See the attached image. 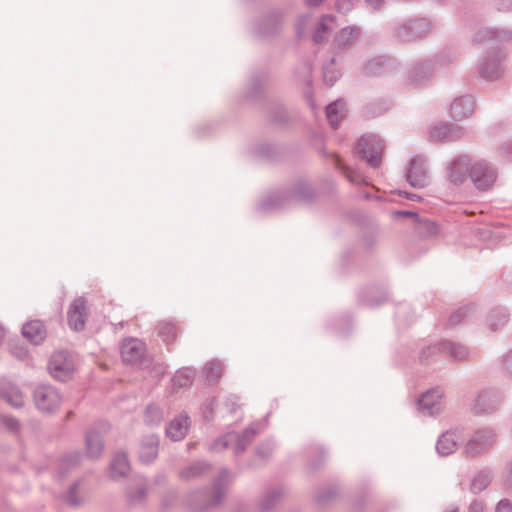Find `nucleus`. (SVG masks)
I'll use <instances>...</instances> for the list:
<instances>
[{
  "label": "nucleus",
  "mask_w": 512,
  "mask_h": 512,
  "mask_svg": "<svg viewBox=\"0 0 512 512\" xmlns=\"http://www.w3.org/2000/svg\"><path fill=\"white\" fill-rule=\"evenodd\" d=\"M498 178L497 168L484 159L472 161L469 179L473 186L479 191H489L492 189Z\"/></svg>",
  "instance_id": "7ed1b4c3"
},
{
  "label": "nucleus",
  "mask_w": 512,
  "mask_h": 512,
  "mask_svg": "<svg viewBox=\"0 0 512 512\" xmlns=\"http://www.w3.org/2000/svg\"><path fill=\"white\" fill-rule=\"evenodd\" d=\"M326 116L331 127L336 129L345 116V104L343 101H335L326 107Z\"/></svg>",
  "instance_id": "473e14b6"
},
{
  "label": "nucleus",
  "mask_w": 512,
  "mask_h": 512,
  "mask_svg": "<svg viewBox=\"0 0 512 512\" xmlns=\"http://www.w3.org/2000/svg\"><path fill=\"white\" fill-rule=\"evenodd\" d=\"M223 365L218 360H212L206 363L204 373L207 381L216 382L220 379L223 373Z\"/></svg>",
  "instance_id": "4c0bfd02"
},
{
  "label": "nucleus",
  "mask_w": 512,
  "mask_h": 512,
  "mask_svg": "<svg viewBox=\"0 0 512 512\" xmlns=\"http://www.w3.org/2000/svg\"><path fill=\"white\" fill-rule=\"evenodd\" d=\"M503 365L506 372L512 376V350L506 354Z\"/></svg>",
  "instance_id": "4d7b16f0"
},
{
  "label": "nucleus",
  "mask_w": 512,
  "mask_h": 512,
  "mask_svg": "<svg viewBox=\"0 0 512 512\" xmlns=\"http://www.w3.org/2000/svg\"><path fill=\"white\" fill-rule=\"evenodd\" d=\"M509 320V313L503 307L492 309L487 316V326L490 331H497L504 327Z\"/></svg>",
  "instance_id": "7c9ffc66"
},
{
  "label": "nucleus",
  "mask_w": 512,
  "mask_h": 512,
  "mask_svg": "<svg viewBox=\"0 0 512 512\" xmlns=\"http://www.w3.org/2000/svg\"><path fill=\"white\" fill-rule=\"evenodd\" d=\"M85 443L87 457L92 460L98 459L104 448L101 433L95 429L89 430L85 436Z\"/></svg>",
  "instance_id": "b1692460"
},
{
  "label": "nucleus",
  "mask_w": 512,
  "mask_h": 512,
  "mask_svg": "<svg viewBox=\"0 0 512 512\" xmlns=\"http://www.w3.org/2000/svg\"><path fill=\"white\" fill-rule=\"evenodd\" d=\"M209 465L205 462H197L183 469L180 473L182 479H191L200 476L209 469Z\"/></svg>",
  "instance_id": "ea45409f"
},
{
  "label": "nucleus",
  "mask_w": 512,
  "mask_h": 512,
  "mask_svg": "<svg viewBox=\"0 0 512 512\" xmlns=\"http://www.w3.org/2000/svg\"><path fill=\"white\" fill-rule=\"evenodd\" d=\"M495 512H512V504L508 499L500 500L495 507Z\"/></svg>",
  "instance_id": "8fccbe9b"
},
{
  "label": "nucleus",
  "mask_w": 512,
  "mask_h": 512,
  "mask_svg": "<svg viewBox=\"0 0 512 512\" xmlns=\"http://www.w3.org/2000/svg\"><path fill=\"white\" fill-rule=\"evenodd\" d=\"M195 372L191 368H182L178 370L173 377V384L175 387L182 388L188 387L192 384Z\"/></svg>",
  "instance_id": "e433bc0d"
},
{
  "label": "nucleus",
  "mask_w": 512,
  "mask_h": 512,
  "mask_svg": "<svg viewBox=\"0 0 512 512\" xmlns=\"http://www.w3.org/2000/svg\"><path fill=\"white\" fill-rule=\"evenodd\" d=\"M306 5L309 7H318L320 6L325 0H304Z\"/></svg>",
  "instance_id": "0e129e2a"
},
{
  "label": "nucleus",
  "mask_w": 512,
  "mask_h": 512,
  "mask_svg": "<svg viewBox=\"0 0 512 512\" xmlns=\"http://www.w3.org/2000/svg\"><path fill=\"white\" fill-rule=\"evenodd\" d=\"M505 56L501 51L486 53L478 62L477 74L486 81L493 82L501 79L505 73Z\"/></svg>",
  "instance_id": "20e7f679"
},
{
  "label": "nucleus",
  "mask_w": 512,
  "mask_h": 512,
  "mask_svg": "<svg viewBox=\"0 0 512 512\" xmlns=\"http://www.w3.org/2000/svg\"><path fill=\"white\" fill-rule=\"evenodd\" d=\"M228 478H229V472L227 470L221 471L219 478L217 479V481L214 484L215 490L219 491L221 489L222 482L227 481Z\"/></svg>",
  "instance_id": "6e6d98bb"
},
{
  "label": "nucleus",
  "mask_w": 512,
  "mask_h": 512,
  "mask_svg": "<svg viewBox=\"0 0 512 512\" xmlns=\"http://www.w3.org/2000/svg\"><path fill=\"white\" fill-rule=\"evenodd\" d=\"M158 334L166 343H170L177 337V329L174 324L170 322H162L158 326Z\"/></svg>",
  "instance_id": "a19ab883"
},
{
  "label": "nucleus",
  "mask_w": 512,
  "mask_h": 512,
  "mask_svg": "<svg viewBox=\"0 0 512 512\" xmlns=\"http://www.w3.org/2000/svg\"><path fill=\"white\" fill-rule=\"evenodd\" d=\"M283 200L284 198L280 194H272L260 203L259 209L261 211H270L276 209L282 205Z\"/></svg>",
  "instance_id": "79ce46f5"
},
{
  "label": "nucleus",
  "mask_w": 512,
  "mask_h": 512,
  "mask_svg": "<svg viewBox=\"0 0 512 512\" xmlns=\"http://www.w3.org/2000/svg\"><path fill=\"white\" fill-rule=\"evenodd\" d=\"M494 4L499 11L512 10V0H494Z\"/></svg>",
  "instance_id": "603ef678"
},
{
  "label": "nucleus",
  "mask_w": 512,
  "mask_h": 512,
  "mask_svg": "<svg viewBox=\"0 0 512 512\" xmlns=\"http://www.w3.org/2000/svg\"><path fill=\"white\" fill-rule=\"evenodd\" d=\"M76 487H77V484H74V485H73V487L71 488V490H70V492H69L68 496H67V501H68L71 505H77V503H78V502L73 498V495H72V494L74 493V491H75Z\"/></svg>",
  "instance_id": "e2e57ef3"
},
{
  "label": "nucleus",
  "mask_w": 512,
  "mask_h": 512,
  "mask_svg": "<svg viewBox=\"0 0 512 512\" xmlns=\"http://www.w3.org/2000/svg\"><path fill=\"white\" fill-rule=\"evenodd\" d=\"M159 438L155 434L145 436L139 446V459L143 463H151L158 454Z\"/></svg>",
  "instance_id": "5701e85b"
},
{
  "label": "nucleus",
  "mask_w": 512,
  "mask_h": 512,
  "mask_svg": "<svg viewBox=\"0 0 512 512\" xmlns=\"http://www.w3.org/2000/svg\"><path fill=\"white\" fill-rule=\"evenodd\" d=\"M475 109L474 98L470 95L457 97L450 105V116L457 121L470 117Z\"/></svg>",
  "instance_id": "aec40b11"
},
{
  "label": "nucleus",
  "mask_w": 512,
  "mask_h": 512,
  "mask_svg": "<svg viewBox=\"0 0 512 512\" xmlns=\"http://www.w3.org/2000/svg\"><path fill=\"white\" fill-rule=\"evenodd\" d=\"M418 410L427 416H436L445 408L444 392L440 388H432L423 393L417 402Z\"/></svg>",
  "instance_id": "9b49d317"
},
{
  "label": "nucleus",
  "mask_w": 512,
  "mask_h": 512,
  "mask_svg": "<svg viewBox=\"0 0 512 512\" xmlns=\"http://www.w3.org/2000/svg\"><path fill=\"white\" fill-rule=\"evenodd\" d=\"M500 405V396L491 391H482L474 400L473 411L477 415L489 414L498 410Z\"/></svg>",
  "instance_id": "dca6fc26"
},
{
  "label": "nucleus",
  "mask_w": 512,
  "mask_h": 512,
  "mask_svg": "<svg viewBox=\"0 0 512 512\" xmlns=\"http://www.w3.org/2000/svg\"><path fill=\"white\" fill-rule=\"evenodd\" d=\"M429 350H443V354H446L455 360L469 359L472 354L471 350L467 346L452 341H442L432 344L424 351V354Z\"/></svg>",
  "instance_id": "6ab92c4d"
},
{
  "label": "nucleus",
  "mask_w": 512,
  "mask_h": 512,
  "mask_svg": "<svg viewBox=\"0 0 512 512\" xmlns=\"http://www.w3.org/2000/svg\"><path fill=\"white\" fill-rule=\"evenodd\" d=\"M257 433L258 430L253 426L247 428L241 435L229 432L222 438L214 441L210 445V450L219 452L227 447H231L235 454H240L246 449Z\"/></svg>",
  "instance_id": "423d86ee"
},
{
  "label": "nucleus",
  "mask_w": 512,
  "mask_h": 512,
  "mask_svg": "<svg viewBox=\"0 0 512 512\" xmlns=\"http://www.w3.org/2000/svg\"><path fill=\"white\" fill-rule=\"evenodd\" d=\"M282 489L278 487L267 489L260 497L258 507L261 511L271 510L281 499Z\"/></svg>",
  "instance_id": "2f4dec72"
},
{
  "label": "nucleus",
  "mask_w": 512,
  "mask_h": 512,
  "mask_svg": "<svg viewBox=\"0 0 512 512\" xmlns=\"http://www.w3.org/2000/svg\"><path fill=\"white\" fill-rule=\"evenodd\" d=\"M236 401H237V397H235V396L229 397L227 399L226 405L228 406V404L231 403V408H230L231 412H234L236 409V406H237Z\"/></svg>",
  "instance_id": "69168bd1"
},
{
  "label": "nucleus",
  "mask_w": 512,
  "mask_h": 512,
  "mask_svg": "<svg viewBox=\"0 0 512 512\" xmlns=\"http://www.w3.org/2000/svg\"><path fill=\"white\" fill-rule=\"evenodd\" d=\"M337 166L343 170L344 175L349 179V181L352 183L360 182V175L346 167H343L339 159L337 160Z\"/></svg>",
  "instance_id": "de8ad7c7"
},
{
  "label": "nucleus",
  "mask_w": 512,
  "mask_h": 512,
  "mask_svg": "<svg viewBox=\"0 0 512 512\" xmlns=\"http://www.w3.org/2000/svg\"><path fill=\"white\" fill-rule=\"evenodd\" d=\"M281 25V17L279 14H273L269 16L262 25L257 29L259 35H272L276 33Z\"/></svg>",
  "instance_id": "f704fd0d"
},
{
  "label": "nucleus",
  "mask_w": 512,
  "mask_h": 512,
  "mask_svg": "<svg viewBox=\"0 0 512 512\" xmlns=\"http://www.w3.org/2000/svg\"><path fill=\"white\" fill-rule=\"evenodd\" d=\"M512 39V32L502 28L483 27L474 35L476 43H506Z\"/></svg>",
  "instance_id": "f3484780"
},
{
  "label": "nucleus",
  "mask_w": 512,
  "mask_h": 512,
  "mask_svg": "<svg viewBox=\"0 0 512 512\" xmlns=\"http://www.w3.org/2000/svg\"><path fill=\"white\" fill-rule=\"evenodd\" d=\"M272 449L273 445L271 443H267L265 446L259 447L257 452L259 455L266 457L271 453Z\"/></svg>",
  "instance_id": "bf43d9fd"
},
{
  "label": "nucleus",
  "mask_w": 512,
  "mask_h": 512,
  "mask_svg": "<svg viewBox=\"0 0 512 512\" xmlns=\"http://www.w3.org/2000/svg\"><path fill=\"white\" fill-rule=\"evenodd\" d=\"M504 481L507 486L512 487V460L510 461V463L508 465V471H507Z\"/></svg>",
  "instance_id": "052dcab7"
},
{
  "label": "nucleus",
  "mask_w": 512,
  "mask_h": 512,
  "mask_svg": "<svg viewBox=\"0 0 512 512\" xmlns=\"http://www.w3.org/2000/svg\"><path fill=\"white\" fill-rule=\"evenodd\" d=\"M430 346L424 348L420 354V360L423 363H429L430 359L437 355L438 353H443V350H429L424 354V351L427 350Z\"/></svg>",
  "instance_id": "3c124183"
},
{
  "label": "nucleus",
  "mask_w": 512,
  "mask_h": 512,
  "mask_svg": "<svg viewBox=\"0 0 512 512\" xmlns=\"http://www.w3.org/2000/svg\"><path fill=\"white\" fill-rule=\"evenodd\" d=\"M360 33V28L356 26L342 28L334 37L333 50L337 52L346 50L360 36Z\"/></svg>",
  "instance_id": "412c9836"
},
{
  "label": "nucleus",
  "mask_w": 512,
  "mask_h": 512,
  "mask_svg": "<svg viewBox=\"0 0 512 512\" xmlns=\"http://www.w3.org/2000/svg\"><path fill=\"white\" fill-rule=\"evenodd\" d=\"M472 161L473 159L468 155H459L453 158L446 168L448 183L455 187L462 186L469 179Z\"/></svg>",
  "instance_id": "9d476101"
},
{
  "label": "nucleus",
  "mask_w": 512,
  "mask_h": 512,
  "mask_svg": "<svg viewBox=\"0 0 512 512\" xmlns=\"http://www.w3.org/2000/svg\"><path fill=\"white\" fill-rule=\"evenodd\" d=\"M432 28L433 23L429 18L405 19L394 25L393 37L400 43H411L426 37Z\"/></svg>",
  "instance_id": "f03ea898"
},
{
  "label": "nucleus",
  "mask_w": 512,
  "mask_h": 512,
  "mask_svg": "<svg viewBox=\"0 0 512 512\" xmlns=\"http://www.w3.org/2000/svg\"><path fill=\"white\" fill-rule=\"evenodd\" d=\"M433 63L429 59L414 62L407 72L405 85L417 88L427 83L435 74Z\"/></svg>",
  "instance_id": "f8f14e48"
},
{
  "label": "nucleus",
  "mask_w": 512,
  "mask_h": 512,
  "mask_svg": "<svg viewBox=\"0 0 512 512\" xmlns=\"http://www.w3.org/2000/svg\"><path fill=\"white\" fill-rule=\"evenodd\" d=\"M406 178L415 188H423L429 184L430 176L424 158L416 156L411 159Z\"/></svg>",
  "instance_id": "ddd939ff"
},
{
  "label": "nucleus",
  "mask_w": 512,
  "mask_h": 512,
  "mask_svg": "<svg viewBox=\"0 0 512 512\" xmlns=\"http://www.w3.org/2000/svg\"><path fill=\"white\" fill-rule=\"evenodd\" d=\"M474 311V306L468 305L465 306L456 312H454L449 318L450 325H456L461 323L467 316H469Z\"/></svg>",
  "instance_id": "37998d69"
},
{
  "label": "nucleus",
  "mask_w": 512,
  "mask_h": 512,
  "mask_svg": "<svg viewBox=\"0 0 512 512\" xmlns=\"http://www.w3.org/2000/svg\"><path fill=\"white\" fill-rule=\"evenodd\" d=\"M407 197L408 198H411V199H414L415 197H417L415 194H407Z\"/></svg>",
  "instance_id": "774afa93"
},
{
  "label": "nucleus",
  "mask_w": 512,
  "mask_h": 512,
  "mask_svg": "<svg viewBox=\"0 0 512 512\" xmlns=\"http://www.w3.org/2000/svg\"><path fill=\"white\" fill-rule=\"evenodd\" d=\"M496 433L490 428L474 431L466 440L463 453L467 457H477L487 453L496 442Z\"/></svg>",
  "instance_id": "39448f33"
},
{
  "label": "nucleus",
  "mask_w": 512,
  "mask_h": 512,
  "mask_svg": "<svg viewBox=\"0 0 512 512\" xmlns=\"http://www.w3.org/2000/svg\"><path fill=\"white\" fill-rule=\"evenodd\" d=\"M444 512H460L459 507L456 505L449 506Z\"/></svg>",
  "instance_id": "338daca9"
},
{
  "label": "nucleus",
  "mask_w": 512,
  "mask_h": 512,
  "mask_svg": "<svg viewBox=\"0 0 512 512\" xmlns=\"http://www.w3.org/2000/svg\"><path fill=\"white\" fill-rule=\"evenodd\" d=\"M467 512H485V505L482 501L474 499L470 503Z\"/></svg>",
  "instance_id": "864d4df0"
},
{
  "label": "nucleus",
  "mask_w": 512,
  "mask_h": 512,
  "mask_svg": "<svg viewBox=\"0 0 512 512\" xmlns=\"http://www.w3.org/2000/svg\"><path fill=\"white\" fill-rule=\"evenodd\" d=\"M366 2L373 8V9H380L384 5V0H366Z\"/></svg>",
  "instance_id": "680f3d73"
},
{
  "label": "nucleus",
  "mask_w": 512,
  "mask_h": 512,
  "mask_svg": "<svg viewBox=\"0 0 512 512\" xmlns=\"http://www.w3.org/2000/svg\"><path fill=\"white\" fill-rule=\"evenodd\" d=\"M215 400L213 398L207 399L200 408V413L205 421H210L214 415Z\"/></svg>",
  "instance_id": "a18cd8bd"
},
{
  "label": "nucleus",
  "mask_w": 512,
  "mask_h": 512,
  "mask_svg": "<svg viewBox=\"0 0 512 512\" xmlns=\"http://www.w3.org/2000/svg\"><path fill=\"white\" fill-rule=\"evenodd\" d=\"M10 351L19 360H25L28 357V350L24 345H12Z\"/></svg>",
  "instance_id": "49530a36"
},
{
  "label": "nucleus",
  "mask_w": 512,
  "mask_h": 512,
  "mask_svg": "<svg viewBox=\"0 0 512 512\" xmlns=\"http://www.w3.org/2000/svg\"><path fill=\"white\" fill-rule=\"evenodd\" d=\"M145 356V345L137 338L125 339L121 345V357L128 364L141 363Z\"/></svg>",
  "instance_id": "2eb2a0df"
},
{
  "label": "nucleus",
  "mask_w": 512,
  "mask_h": 512,
  "mask_svg": "<svg viewBox=\"0 0 512 512\" xmlns=\"http://www.w3.org/2000/svg\"><path fill=\"white\" fill-rule=\"evenodd\" d=\"M36 408L42 413H53L61 405L62 396L52 385H39L33 392Z\"/></svg>",
  "instance_id": "1a4fd4ad"
},
{
  "label": "nucleus",
  "mask_w": 512,
  "mask_h": 512,
  "mask_svg": "<svg viewBox=\"0 0 512 512\" xmlns=\"http://www.w3.org/2000/svg\"><path fill=\"white\" fill-rule=\"evenodd\" d=\"M433 63L435 72H446L454 67L458 61V54L453 50H443L434 58L429 59Z\"/></svg>",
  "instance_id": "a878e982"
},
{
  "label": "nucleus",
  "mask_w": 512,
  "mask_h": 512,
  "mask_svg": "<svg viewBox=\"0 0 512 512\" xmlns=\"http://www.w3.org/2000/svg\"><path fill=\"white\" fill-rule=\"evenodd\" d=\"M130 471V465L127 454L124 452H117L113 456L110 464V476L113 479L124 477Z\"/></svg>",
  "instance_id": "c756f323"
},
{
  "label": "nucleus",
  "mask_w": 512,
  "mask_h": 512,
  "mask_svg": "<svg viewBox=\"0 0 512 512\" xmlns=\"http://www.w3.org/2000/svg\"><path fill=\"white\" fill-rule=\"evenodd\" d=\"M76 368L75 357L67 351L55 352L48 363L51 376L59 381L69 380L75 373Z\"/></svg>",
  "instance_id": "6e6552de"
},
{
  "label": "nucleus",
  "mask_w": 512,
  "mask_h": 512,
  "mask_svg": "<svg viewBox=\"0 0 512 512\" xmlns=\"http://www.w3.org/2000/svg\"><path fill=\"white\" fill-rule=\"evenodd\" d=\"M2 421L4 425L12 431L17 430L19 427L18 421L13 417H3Z\"/></svg>",
  "instance_id": "5fc2aeb1"
},
{
  "label": "nucleus",
  "mask_w": 512,
  "mask_h": 512,
  "mask_svg": "<svg viewBox=\"0 0 512 512\" xmlns=\"http://www.w3.org/2000/svg\"><path fill=\"white\" fill-rule=\"evenodd\" d=\"M353 0H336L335 8L340 13H347L353 8Z\"/></svg>",
  "instance_id": "09e8293b"
},
{
  "label": "nucleus",
  "mask_w": 512,
  "mask_h": 512,
  "mask_svg": "<svg viewBox=\"0 0 512 512\" xmlns=\"http://www.w3.org/2000/svg\"><path fill=\"white\" fill-rule=\"evenodd\" d=\"M335 58L332 57L329 61V63H326L324 66H323V78H324V82L328 85V86H332L334 85V83L340 78L341 76V71L337 68L334 67L335 65Z\"/></svg>",
  "instance_id": "58836bf2"
},
{
  "label": "nucleus",
  "mask_w": 512,
  "mask_h": 512,
  "mask_svg": "<svg viewBox=\"0 0 512 512\" xmlns=\"http://www.w3.org/2000/svg\"><path fill=\"white\" fill-rule=\"evenodd\" d=\"M127 497L130 503L138 504L146 498V484L143 479H138L134 487L127 491Z\"/></svg>",
  "instance_id": "c9c22d12"
},
{
  "label": "nucleus",
  "mask_w": 512,
  "mask_h": 512,
  "mask_svg": "<svg viewBox=\"0 0 512 512\" xmlns=\"http://www.w3.org/2000/svg\"><path fill=\"white\" fill-rule=\"evenodd\" d=\"M68 324L71 329L80 331L84 328L87 318L86 301L84 298H76L69 306Z\"/></svg>",
  "instance_id": "a211bd4d"
},
{
  "label": "nucleus",
  "mask_w": 512,
  "mask_h": 512,
  "mask_svg": "<svg viewBox=\"0 0 512 512\" xmlns=\"http://www.w3.org/2000/svg\"><path fill=\"white\" fill-rule=\"evenodd\" d=\"M494 477L493 470L488 467H483L475 472L469 483V491L474 494H480L488 488Z\"/></svg>",
  "instance_id": "4be33fe9"
},
{
  "label": "nucleus",
  "mask_w": 512,
  "mask_h": 512,
  "mask_svg": "<svg viewBox=\"0 0 512 512\" xmlns=\"http://www.w3.org/2000/svg\"><path fill=\"white\" fill-rule=\"evenodd\" d=\"M81 454L76 452L74 454L68 455L65 458V462H67L70 465H76L80 462Z\"/></svg>",
  "instance_id": "13d9d810"
},
{
  "label": "nucleus",
  "mask_w": 512,
  "mask_h": 512,
  "mask_svg": "<svg viewBox=\"0 0 512 512\" xmlns=\"http://www.w3.org/2000/svg\"><path fill=\"white\" fill-rule=\"evenodd\" d=\"M0 397L14 408H20L25 403L24 393L18 386L12 383H7L1 388Z\"/></svg>",
  "instance_id": "bb28decb"
},
{
  "label": "nucleus",
  "mask_w": 512,
  "mask_h": 512,
  "mask_svg": "<svg viewBox=\"0 0 512 512\" xmlns=\"http://www.w3.org/2000/svg\"><path fill=\"white\" fill-rule=\"evenodd\" d=\"M356 150L371 167H378L381 163L384 142L377 134H366L358 140Z\"/></svg>",
  "instance_id": "0eeeda50"
},
{
  "label": "nucleus",
  "mask_w": 512,
  "mask_h": 512,
  "mask_svg": "<svg viewBox=\"0 0 512 512\" xmlns=\"http://www.w3.org/2000/svg\"><path fill=\"white\" fill-rule=\"evenodd\" d=\"M387 63V60L383 57H378L373 60H370L366 65V72L369 74H377L381 72V69L384 68V65Z\"/></svg>",
  "instance_id": "c03bdc74"
},
{
  "label": "nucleus",
  "mask_w": 512,
  "mask_h": 512,
  "mask_svg": "<svg viewBox=\"0 0 512 512\" xmlns=\"http://www.w3.org/2000/svg\"><path fill=\"white\" fill-rule=\"evenodd\" d=\"M22 334L31 343L38 345L45 339L46 329L41 321H30L23 325Z\"/></svg>",
  "instance_id": "c85d7f7f"
},
{
  "label": "nucleus",
  "mask_w": 512,
  "mask_h": 512,
  "mask_svg": "<svg viewBox=\"0 0 512 512\" xmlns=\"http://www.w3.org/2000/svg\"><path fill=\"white\" fill-rule=\"evenodd\" d=\"M459 440L460 435L456 431H446L439 437L436 450L440 455L448 456L457 450Z\"/></svg>",
  "instance_id": "393cba45"
},
{
  "label": "nucleus",
  "mask_w": 512,
  "mask_h": 512,
  "mask_svg": "<svg viewBox=\"0 0 512 512\" xmlns=\"http://www.w3.org/2000/svg\"><path fill=\"white\" fill-rule=\"evenodd\" d=\"M337 27V19L330 14L315 16L312 14L301 15L296 24L298 37L310 36L315 44L323 43L329 34Z\"/></svg>",
  "instance_id": "f257e3e1"
},
{
  "label": "nucleus",
  "mask_w": 512,
  "mask_h": 512,
  "mask_svg": "<svg viewBox=\"0 0 512 512\" xmlns=\"http://www.w3.org/2000/svg\"><path fill=\"white\" fill-rule=\"evenodd\" d=\"M429 134L434 141H453L464 136V129L455 124L439 122L430 126Z\"/></svg>",
  "instance_id": "4468645a"
},
{
  "label": "nucleus",
  "mask_w": 512,
  "mask_h": 512,
  "mask_svg": "<svg viewBox=\"0 0 512 512\" xmlns=\"http://www.w3.org/2000/svg\"><path fill=\"white\" fill-rule=\"evenodd\" d=\"M189 428V417L187 415H180L173 419L166 428V434L174 441L183 439Z\"/></svg>",
  "instance_id": "cd10ccee"
},
{
  "label": "nucleus",
  "mask_w": 512,
  "mask_h": 512,
  "mask_svg": "<svg viewBox=\"0 0 512 512\" xmlns=\"http://www.w3.org/2000/svg\"><path fill=\"white\" fill-rule=\"evenodd\" d=\"M163 418V411L159 406L151 404L146 407L143 420L147 426H157L162 422Z\"/></svg>",
  "instance_id": "72a5a7b5"
}]
</instances>
